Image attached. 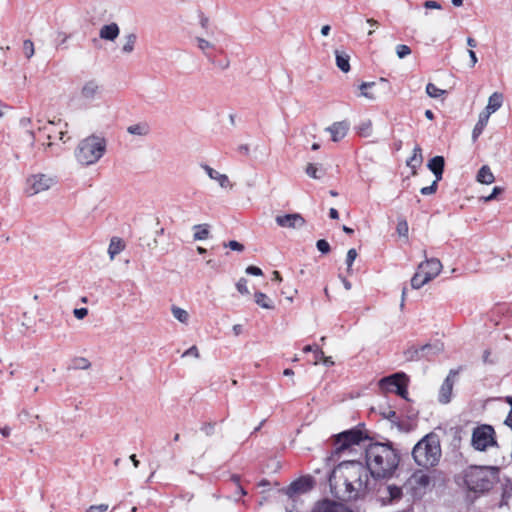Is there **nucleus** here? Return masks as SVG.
<instances>
[{
    "label": "nucleus",
    "instance_id": "412c9836",
    "mask_svg": "<svg viewBox=\"0 0 512 512\" xmlns=\"http://www.w3.org/2000/svg\"><path fill=\"white\" fill-rule=\"evenodd\" d=\"M428 167L437 177V180H440L444 169V158L442 156L433 157L429 160Z\"/></svg>",
    "mask_w": 512,
    "mask_h": 512
},
{
    "label": "nucleus",
    "instance_id": "72a5a7b5",
    "mask_svg": "<svg viewBox=\"0 0 512 512\" xmlns=\"http://www.w3.org/2000/svg\"><path fill=\"white\" fill-rule=\"evenodd\" d=\"M90 366H91V363L88 359H86L84 357H76L72 360V363L69 366V369L86 370V369L90 368Z\"/></svg>",
    "mask_w": 512,
    "mask_h": 512
},
{
    "label": "nucleus",
    "instance_id": "0eeeda50",
    "mask_svg": "<svg viewBox=\"0 0 512 512\" xmlns=\"http://www.w3.org/2000/svg\"><path fill=\"white\" fill-rule=\"evenodd\" d=\"M471 445L477 451H486L490 447H498L494 428L488 424H482L473 429Z\"/></svg>",
    "mask_w": 512,
    "mask_h": 512
},
{
    "label": "nucleus",
    "instance_id": "cd10ccee",
    "mask_svg": "<svg viewBox=\"0 0 512 512\" xmlns=\"http://www.w3.org/2000/svg\"><path fill=\"white\" fill-rule=\"evenodd\" d=\"M255 302L257 305H259L261 308L264 309H273L274 305L271 301V299L263 292H256L254 294Z\"/></svg>",
    "mask_w": 512,
    "mask_h": 512
},
{
    "label": "nucleus",
    "instance_id": "3c124183",
    "mask_svg": "<svg viewBox=\"0 0 512 512\" xmlns=\"http://www.w3.org/2000/svg\"><path fill=\"white\" fill-rule=\"evenodd\" d=\"M407 387H408V382L402 383V385L400 387H398V389L395 390V393L398 396H400L401 398L408 400V390H407Z\"/></svg>",
    "mask_w": 512,
    "mask_h": 512
},
{
    "label": "nucleus",
    "instance_id": "6e6552de",
    "mask_svg": "<svg viewBox=\"0 0 512 512\" xmlns=\"http://www.w3.org/2000/svg\"><path fill=\"white\" fill-rule=\"evenodd\" d=\"M26 184L34 192H44L53 189L56 185V179L46 174H35L27 178Z\"/></svg>",
    "mask_w": 512,
    "mask_h": 512
},
{
    "label": "nucleus",
    "instance_id": "e2e57ef3",
    "mask_svg": "<svg viewBox=\"0 0 512 512\" xmlns=\"http://www.w3.org/2000/svg\"><path fill=\"white\" fill-rule=\"evenodd\" d=\"M468 54L471 60V67H474L478 61L477 56L473 50H468Z\"/></svg>",
    "mask_w": 512,
    "mask_h": 512
},
{
    "label": "nucleus",
    "instance_id": "864d4df0",
    "mask_svg": "<svg viewBox=\"0 0 512 512\" xmlns=\"http://www.w3.org/2000/svg\"><path fill=\"white\" fill-rule=\"evenodd\" d=\"M246 273L253 276H261L263 274L259 267L253 265L246 268Z\"/></svg>",
    "mask_w": 512,
    "mask_h": 512
},
{
    "label": "nucleus",
    "instance_id": "a878e982",
    "mask_svg": "<svg viewBox=\"0 0 512 512\" xmlns=\"http://www.w3.org/2000/svg\"><path fill=\"white\" fill-rule=\"evenodd\" d=\"M422 161V149L419 145H416L413 149L412 156L407 159L406 164L411 169H415L422 164Z\"/></svg>",
    "mask_w": 512,
    "mask_h": 512
},
{
    "label": "nucleus",
    "instance_id": "6e6d98bb",
    "mask_svg": "<svg viewBox=\"0 0 512 512\" xmlns=\"http://www.w3.org/2000/svg\"><path fill=\"white\" fill-rule=\"evenodd\" d=\"M73 313L77 319H83L87 316L88 309L87 308H76V309H74Z\"/></svg>",
    "mask_w": 512,
    "mask_h": 512
},
{
    "label": "nucleus",
    "instance_id": "473e14b6",
    "mask_svg": "<svg viewBox=\"0 0 512 512\" xmlns=\"http://www.w3.org/2000/svg\"><path fill=\"white\" fill-rule=\"evenodd\" d=\"M172 315L181 323L187 324L189 321V314L186 310L173 305L171 307Z\"/></svg>",
    "mask_w": 512,
    "mask_h": 512
},
{
    "label": "nucleus",
    "instance_id": "09e8293b",
    "mask_svg": "<svg viewBox=\"0 0 512 512\" xmlns=\"http://www.w3.org/2000/svg\"><path fill=\"white\" fill-rule=\"evenodd\" d=\"M224 247H229L231 250L238 252H242L244 250V245L235 240L224 243Z\"/></svg>",
    "mask_w": 512,
    "mask_h": 512
},
{
    "label": "nucleus",
    "instance_id": "7c9ffc66",
    "mask_svg": "<svg viewBox=\"0 0 512 512\" xmlns=\"http://www.w3.org/2000/svg\"><path fill=\"white\" fill-rule=\"evenodd\" d=\"M196 42L198 48L205 54V56L211 58L210 50L214 49L215 45L201 37H196Z\"/></svg>",
    "mask_w": 512,
    "mask_h": 512
},
{
    "label": "nucleus",
    "instance_id": "f257e3e1",
    "mask_svg": "<svg viewBox=\"0 0 512 512\" xmlns=\"http://www.w3.org/2000/svg\"><path fill=\"white\" fill-rule=\"evenodd\" d=\"M370 473L365 465L357 460H344L329 475L331 493L344 501L364 497L369 490Z\"/></svg>",
    "mask_w": 512,
    "mask_h": 512
},
{
    "label": "nucleus",
    "instance_id": "b1692460",
    "mask_svg": "<svg viewBox=\"0 0 512 512\" xmlns=\"http://www.w3.org/2000/svg\"><path fill=\"white\" fill-rule=\"evenodd\" d=\"M422 355L430 359L432 356L439 354L443 350V344L436 342L434 344H425L421 346Z\"/></svg>",
    "mask_w": 512,
    "mask_h": 512
},
{
    "label": "nucleus",
    "instance_id": "774afa93",
    "mask_svg": "<svg viewBox=\"0 0 512 512\" xmlns=\"http://www.w3.org/2000/svg\"><path fill=\"white\" fill-rule=\"evenodd\" d=\"M467 45H468L469 47L474 48V47H476V46H477V42H476V40H475L474 38L468 37V38H467Z\"/></svg>",
    "mask_w": 512,
    "mask_h": 512
},
{
    "label": "nucleus",
    "instance_id": "680f3d73",
    "mask_svg": "<svg viewBox=\"0 0 512 512\" xmlns=\"http://www.w3.org/2000/svg\"><path fill=\"white\" fill-rule=\"evenodd\" d=\"M199 22L202 28L207 29L209 25V18L203 13L199 14Z\"/></svg>",
    "mask_w": 512,
    "mask_h": 512
},
{
    "label": "nucleus",
    "instance_id": "9b49d317",
    "mask_svg": "<svg viewBox=\"0 0 512 512\" xmlns=\"http://www.w3.org/2000/svg\"><path fill=\"white\" fill-rule=\"evenodd\" d=\"M457 369H451L449 371V374L443 381L440 390H439V396L438 400L442 404H448L451 401L452 398V390L455 382V378L458 375Z\"/></svg>",
    "mask_w": 512,
    "mask_h": 512
},
{
    "label": "nucleus",
    "instance_id": "de8ad7c7",
    "mask_svg": "<svg viewBox=\"0 0 512 512\" xmlns=\"http://www.w3.org/2000/svg\"><path fill=\"white\" fill-rule=\"evenodd\" d=\"M317 249L323 253L327 254L330 251V244L325 239H320L316 242Z\"/></svg>",
    "mask_w": 512,
    "mask_h": 512
},
{
    "label": "nucleus",
    "instance_id": "aec40b11",
    "mask_svg": "<svg viewBox=\"0 0 512 512\" xmlns=\"http://www.w3.org/2000/svg\"><path fill=\"white\" fill-rule=\"evenodd\" d=\"M127 132L136 136H147L151 132L150 125L147 122H139L127 127Z\"/></svg>",
    "mask_w": 512,
    "mask_h": 512
},
{
    "label": "nucleus",
    "instance_id": "4be33fe9",
    "mask_svg": "<svg viewBox=\"0 0 512 512\" xmlns=\"http://www.w3.org/2000/svg\"><path fill=\"white\" fill-rule=\"evenodd\" d=\"M489 117L490 115H488L487 113H485L484 111H482L480 114H479V118H478V121L476 123V125L474 126V129L472 131V140L475 142L478 137L482 134L484 128L486 127L487 123H488V120H489Z\"/></svg>",
    "mask_w": 512,
    "mask_h": 512
},
{
    "label": "nucleus",
    "instance_id": "338daca9",
    "mask_svg": "<svg viewBox=\"0 0 512 512\" xmlns=\"http://www.w3.org/2000/svg\"><path fill=\"white\" fill-rule=\"evenodd\" d=\"M331 28L329 25H324L322 28H321V34L323 36H328L329 35V32H330Z\"/></svg>",
    "mask_w": 512,
    "mask_h": 512
},
{
    "label": "nucleus",
    "instance_id": "5fc2aeb1",
    "mask_svg": "<svg viewBox=\"0 0 512 512\" xmlns=\"http://www.w3.org/2000/svg\"><path fill=\"white\" fill-rule=\"evenodd\" d=\"M187 356H194L195 358H198L199 357L198 348L195 345L191 346L182 355V357H187Z\"/></svg>",
    "mask_w": 512,
    "mask_h": 512
},
{
    "label": "nucleus",
    "instance_id": "2f4dec72",
    "mask_svg": "<svg viewBox=\"0 0 512 512\" xmlns=\"http://www.w3.org/2000/svg\"><path fill=\"white\" fill-rule=\"evenodd\" d=\"M404 355H405L406 360H408V361H418L423 358L421 346L420 347L412 346V347L408 348L407 350H405Z\"/></svg>",
    "mask_w": 512,
    "mask_h": 512
},
{
    "label": "nucleus",
    "instance_id": "c9c22d12",
    "mask_svg": "<svg viewBox=\"0 0 512 512\" xmlns=\"http://www.w3.org/2000/svg\"><path fill=\"white\" fill-rule=\"evenodd\" d=\"M306 173L311 178L320 179L324 175V170L322 167L310 163L306 167Z\"/></svg>",
    "mask_w": 512,
    "mask_h": 512
},
{
    "label": "nucleus",
    "instance_id": "603ef678",
    "mask_svg": "<svg viewBox=\"0 0 512 512\" xmlns=\"http://www.w3.org/2000/svg\"><path fill=\"white\" fill-rule=\"evenodd\" d=\"M108 508L107 504L92 505L87 512H106Z\"/></svg>",
    "mask_w": 512,
    "mask_h": 512
},
{
    "label": "nucleus",
    "instance_id": "9d476101",
    "mask_svg": "<svg viewBox=\"0 0 512 512\" xmlns=\"http://www.w3.org/2000/svg\"><path fill=\"white\" fill-rule=\"evenodd\" d=\"M315 481L311 476H302L293 481L287 488L286 494L293 497L296 494H304L313 489Z\"/></svg>",
    "mask_w": 512,
    "mask_h": 512
},
{
    "label": "nucleus",
    "instance_id": "4c0bfd02",
    "mask_svg": "<svg viewBox=\"0 0 512 512\" xmlns=\"http://www.w3.org/2000/svg\"><path fill=\"white\" fill-rule=\"evenodd\" d=\"M426 93L431 98H439L444 95L446 91L436 87L433 83H428L426 86Z\"/></svg>",
    "mask_w": 512,
    "mask_h": 512
},
{
    "label": "nucleus",
    "instance_id": "4d7b16f0",
    "mask_svg": "<svg viewBox=\"0 0 512 512\" xmlns=\"http://www.w3.org/2000/svg\"><path fill=\"white\" fill-rule=\"evenodd\" d=\"M439 180L437 178L432 182L429 186H424L420 188V192H435L437 189V183Z\"/></svg>",
    "mask_w": 512,
    "mask_h": 512
},
{
    "label": "nucleus",
    "instance_id": "052dcab7",
    "mask_svg": "<svg viewBox=\"0 0 512 512\" xmlns=\"http://www.w3.org/2000/svg\"><path fill=\"white\" fill-rule=\"evenodd\" d=\"M499 195L500 194H489L488 196H482L480 197L478 200L480 202H483V203H486V202H489V201H492V200H499Z\"/></svg>",
    "mask_w": 512,
    "mask_h": 512
},
{
    "label": "nucleus",
    "instance_id": "8fccbe9b",
    "mask_svg": "<svg viewBox=\"0 0 512 512\" xmlns=\"http://www.w3.org/2000/svg\"><path fill=\"white\" fill-rule=\"evenodd\" d=\"M215 430V422H206L202 425L201 431L205 433L207 436H211L214 434Z\"/></svg>",
    "mask_w": 512,
    "mask_h": 512
},
{
    "label": "nucleus",
    "instance_id": "c03bdc74",
    "mask_svg": "<svg viewBox=\"0 0 512 512\" xmlns=\"http://www.w3.org/2000/svg\"><path fill=\"white\" fill-rule=\"evenodd\" d=\"M396 53H397V56L400 58V59H403L405 58L406 56L410 55L411 54V49L409 46L407 45H404V44H400V45H397L396 46Z\"/></svg>",
    "mask_w": 512,
    "mask_h": 512
},
{
    "label": "nucleus",
    "instance_id": "ea45409f",
    "mask_svg": "<svg viewBox=\"0 0 512 512\" xmlns=\"http://www.w3.org/2000/svg\"><path fill=\"white\" fill-rule=\"evenodd\" d=\"M231 480L235 483L236 485V492H235V500H239L242 496L246 495V491L244 490V488L240 485V477L237 476V475H233L231 477Z\"/></svg>",
    "mask_w": 512,
    "mask_h": 512
},
{
    "label": "nucleus",
    "instance_id": "e433bc0d",
    "mask_svg": "<svg viewBox=\"0 0 512 512\" xmlns=\"http://www.w3.org/2000/svg\"><path fill=\"white\" fill-rule=\"evenodd\" d=\"M125 44L122 47V51L125 54H130L134 50V46L137 40V36L134 33L128 34L125 37Z\"/></svg>",
    "mask_w": 512,
    "mask_h": 512
},
{
    "label": "nucleus",
    "instance_id": "423d86ee",
    "mask_svg": "<svg viewBox=\"0 0 512 512\" xmlns=\"http://www.w3.org/2000/svg\"><path fill=\"white\" fill-rule=\"evenodd\" d=\"M369 439L367 432L364 430V424H360L352 429L343 431L333 437L332 455L340 457L343 454H350L355 446L362 441Z\"/></svg>",
    "mask_w": 512,
    "mask_h": 512
},
{
    "label": "nucleus",
    "instance_id": "5701e85b",
    "mask_svg": "<svg viewBox=\"0 0 512 512\" xmlns=\"http://www.w3.org/2000/svg\"><path fill=\"white\" fill-rule=\"evenodd\" d=\"M336 65L344 73L350 71V56L343 51H335Z\"/></svg>",
    "mask_w": 512,
    "mask_h": 512
},
{
    "label": "nucleus",
    "instance_id": "bb28decb",
    "mask_svg": "<svg viewBox=\"0 0 512 512\" xmlns=\"http://www.w3.org/2000/svg\"><path fill=\"white\" fill-rule=\"evenodd\" d=\"M476 179L480 183L491 184L494 181V175L491 169L487 165H484L479 169Z\"/></svg>",
    "mask_w": 512,
    "mask_h": 512
},
{
    "label": "nucleus",
    "instance_id": "393cba45",
    "mask_svg": "<svg viewBox=\"0 0 512 512\" xmlns=\"http://www.w3.org/2000/svg\"><path fill=\"white\" fill-rule=\"evenodd\" d=\"M125 248V245L121 238L113 237L110 240V244L108 247V254L110 256V259H114L116 255H118L120 252L123 251Z\"/></svg>",
    "mask_w": 512,
    "mask_h": 512
},
{
    "label": "nucleus",
    "instance_id": "7ed1b4c3",
    "mask_svg": "<svg viewBox=\"0 0 512 512\" xmlns=\"http://www.w3.org/2000/svg\"><path fill=\"white\" fill-rule=\"evenodd\" d=\"M497 478L498 468L492 466H469L461 474L463 485L476 495L488 492Z\"/></svg>",
    "mask_w": 512,
    "mask_h": 512
},
{
    "label": "nucleus",
    "instance_id": "f704fd0d",
    "mask_svg": "<svg viewBox=\"0 0 512 512\" xmlns=\"http://www.w3.org/2000/svg\"><path fill=\"white\" fill-rule=\"evenodd\" d=\"M413 478L415 480V483L421 488H426L431 483L430 476L421 471L414 473Z\"/></svg>",
    "mask_w": 512,
    "mask_h": 512
},
{
    "label": "nucleus",
    "instance_id": "69168bd1",
    "mask_svg": "<svg viewBox=\"0 0 512 512\" xmlns=\"http://www.w3.org/2000/svg\"><path fill=\"white\" fill-rule=\"evenodd\" d=\"M233 332L236 336L240 335L242 333V325L240 324H235L233 326Z\"/></svg>",
    "mask_w": 512,
    "mask_h": 512
},
{
    "label": "nucleus",
    "instance_id": "ddd939ff",
    "mask_svg": "<svg viewBox=\"0 0 512 512\" xmlns=\"http://www.w3.org/2000/svg\"><path fill=\"white\" fill-rule=\"evenodd\" d=\"M275 221L280 227L291 229L300 228L305 224V219L299 213L278 215Z\"/></svg>",
    "mask_w": 512,
    "mask_h": 512
},
{
    "label": "nucleus",
    "instance_id": "a19ab883",
    "mask_svg": "<svg viewBox=\"0 0 512 512\" xmlns=\"http://www.w3.org/2000/svg\"><path fill=\"white\" fill-rule=\"evenodd\" d=\"M388 494L390 501L398 500L402 497V489L395 485L388 486Z\"/></svg>",
    "mask_w": 512,
    "mask_h": 512
},
{
    "label": "nucleus",
    "instance_id": "49530a36",
    "mask_svg": "<svg viewBox=\"0 0 512 512\" xmlns=\"http://www.w3.org/2000/svg\"><path fill=\"white\" fill-rule=\"evenodd\" d=\"M356 257H357L356 249H354V248L349 249L347 252V257H346V264H347L348 271H350Z\"/></svg>",
    "mask_w": 512,
    "mask_h": 512
},
{
    "label": "nucleus",
    "instance_id": "58836bf2",
    "mask_svg": "<svg viewBox=\"0 0 512 512\" xmlns=\"http://www.w3.org/2000/svg\"><path fill=\"white\" fill-rule=\"evenodd\" d=\"M375 85V82H363L360 86H359V89L361 91V96L369 99V100H374L375 99V95L368 92V88H371Z\"/></svg>",
    "mask_w": 512,
    "mask_h": 512
},
{
    "label": "nucleus",
    "instance_id": "c85d7f7f",
    "mask_svg": "<svg viewBox=\"0 0 512 512\" xmlns=\"http://www.w3.org/2000/svg\"><path fill=\"white\" fill-rule=\"evenodd\" d=\"M428 282H429V278H426L422 274L421 269L418 267L417 272L411 278V286H412V288L413 289H420L421 287H423Z\"/></svg>",
    "mask_w": 512,
    "mask_h": 512
},
{
    "label": "nucleus",
    "instance_id": "f3484780",
    "mask_svg": "<svg viewBox=\"0 0 512 512\" xmlns=\"http://www.w3.org/2000/svg\"><path fill=\"white\" fill-rule=\"evenodd\" d=\"M326 130L331 134V139L334 142L342 140L349 130V123L347 121L335 122Z\"/></svg>",
    "mask_w": 512,
    "mask_h": 512
},
{
    "label": "nucleus",
    "instance_id": "2eb2a0df",
    "mask_svg": "<svg viewBox=\"0 0 512 512\" xmlns=\"http://www.w3.org/2000/svg\"><path fill=\"white\" fill-rule=\"evenodd\" d=\"M311 512H352L345 505L332 500H322L317 502Z\"/></svg>",
    "mask_w": 512,
    "mask_h": 512
},
{
    "label": "nucleus",
    "instance_id": "f03ea898",
    "mask_svg": "<svg viewBox=\"0 0 512 512\" xmlns=\"http://www.w3.org/2000/svg\"><path fill=\"white\" fill-rule=\"evenodd\" d=\"M365 467L374 479H390L400 463V453L392 442H370L365 446Z\"/></svg>",
    "mask_w": 512,
    "mask_h": 512
},
{
    "label": "nucleus",
    "instance_id": "0e129e2a",
    "mask_svg": "<svg viewBox=\"0 0 512 512\" xmlns=\"http://www.w3.org/2000/svg\"><path fill=\"white\" fill-rule=\"evenodd\" d=\"M329 217L331 219H338L339 218L338 211L335 208H330V210H329Z\"/></svg>",
    "mask_w": 512,
    "mask_h": 512
},
{
    "label": "nucleus",
    "instance_id": "dca6fc26",
    "mask_svg": "<svg viewBox=\"0 0 512 512\" xmlns=\"http://www.w3.org/2000/svg\"><path fill=\"white\" fill-rule=\"evenodd\" d=\"M201 168L205 171L208 177L219 184L221 189H232L233 185L231 184L228 176L226 174H222L219 171L213 169L207 164H201Z\"/></svg>",
    "mask_w": 512,
    "mask_h": 512
},
{
    "label": "nucleus",
    "instance_id": "37998d69",
    "mask_svg": "<svg viewBox=\"0 0 512 512\" xmlns=\"http://www.w3.org/2000/svg\"><path fill=\"white\" fill-rule=\"evenodd\" d=\"M23 52L28 59L34 55V44L31 40L27 39L23 42Z\"/></svg>",
    "mask_w": 512,
    "mask_h": 512
},
{
    "label": "nucleus",
    "instance_id": "a211bd4d",
    "mask_svg": "<svg viewBox=\"0 0 512 512\" xmlns=\"http://www.w3.org/2000/svg\"><path fill=\"white\" fill-rule=\"evenodd\" d=\"M120 30L116 23L104 25L99 31V37L104 40L114 41L119 36Z\"/></svg>",
    "mask_w": 512,
    "mask_h": 512
},
{
    "label": "nucleus",
    "instance_id": "79ce46f5",
    "mask_svg": "<svg viewBox=\"0 0 512 512\" xmlns=\"http://www.w3.org/2000/svg\"><path fill=\"white\" fill-rule=\"evenodd\" d=\"M397 233L399 236L407 237L408 236V224L405 219H399L397 223Z\"/></svg>",
    "mask_w": 512,
    "mask_h": 512
},
{
    "label": "nucleus",
    "instance_id": "1a4fd4ad",
    "mask_svg": "<svg viewBox=\"0 0 512 512\" xmlns=\"http://www.w3.org/2000/svg\"><path fill=\"white\" fill-rule=\"evenodd\" d=\"M103 86L97 79H90L83 83L80 89L81 99L92 102L101 97Z\"/></svg>",
    "mask_w": 512,
    "mask_h": 512
},
{
    "label": "nucleus",
    "instance_id": "20e7f679",
    "mask_svg": "<svg viewBox=\"0 0 512 512\" xmlns=\"http://www.w3.org/2000/svg\"><path fill=\"white\" fill-rule=\"evenodd\" d=\"M441 455L440 441L434 433L425 435L412 449V457L415 463L424 469L437 466Z\"/></svg>",
    "mask_w": 512,
    "mask_h": 512
},
{
    "label": "nucleus",
    "instance_id": "a18cd8bd",
    "mask_svg": "<svg viewBox=\"0 0 512 512\" xmlns=\"http://www.w3.org/2000/svg\"><path fill=\"white\" fill-rule=\"evenodd\" d=\"M236 289L239 293L243 295H249L250 291L247 287V280L245 278H240L238 282L236 283Z\"/></svg>",
    "mask_w": 512,
    "mask_h": 512
},
{
    "label": "nucleus",
    "instance_id": "6ab92c4d",
    "mask_svg": "<svg viewBox=\"0 0 512 512\" xmlns=\"http://www.w3.org/2000/svg\"><path fill=\"white\" fill-rule=\"evenodd\" d=\"M503 103V95L499 92H494L488 99V104L483 110L488 115L496 112Z\"/></svg>",
    "mask_w": 512,
    "mask_h": 512
},
{
    "label": "nucleus",
    "instance_id": "39448f33",
    "mask_svg": "<svg viewBox=\"0 0 512 512\" xmlns=\"http://www.w3.org/2000/svg\"><path fill=\"white\" fill-rule=\"evenodd\" d=\"M106 140L99 136H89L78 144L75 151L77 161L82 165H92L98 162L106 152Z\"/></svg>",
    "mask_w": 512,
    "mask_h": 512
},
{
    "label": "nucleus",
    "instance_id": "c756f323",
    "mask_svg": "<svg viewBox=\"0 0 512 512\" xmlns=\"http://www.w3.org/2000/svg\"><path fill=\"white\" fill-rule=\"evenodd\" d=\"M195 233L193 235L194 240H205L209 236V225L208 224H197L193 226Z\"/></svg>",
    "mask_w": 512,
    "mask_h": 512
},
{
    "label": "nucleus",
    "instance_id": "13d9d810",
    "mask_svg": "<svg viewBox=\"0 0 512 512\" xmlns=\"http://www.w3.org/2000/svg\"><path fill=\"white\" fill-rule=\"evenodd\" d=\"M423 6L426 9H441L442 8L438 2L432 1V0L425 1Z\"/></svg>",
    "mask_w": 512,
    "mask_h": 512
},
{
    "label": "nucleus",
    "instance_id": "4468645a",
    "mask_svg": "<svg viewBox=\"0 0 512 512\" xmlns=\"http://www.w3.org/2000/svg\"><path fill=\"white\" fill-rule=\"evenodd\" d=\"M422 274L429 278V281L439 275L442 269V264L437 258L426 259L419 264Z\"/></svg>",
    "mask_w": 512,
    "mask_h": 512
},
{
    "label": "nucleus",
    "instance_id": "bf43d9fd",
    "mask_svg": "<svg viewBox=\"0 0 512 512\" xmlns=\"http://www.w3.org/2000/svg\"><path fill=\"white\" fill-rule=\"evenodd\" d=\"M324 352L321 348H319L318 346H315V350H314V358H315V363H317L318 361H322L323 358H324Z\"/></svg>",
    "mask_w": 512,
    "mask_h": 512
},
{
    "label": "nucleus",
    "instance_id": "f8f14e48",
    "mask_svg": "<svg viewBox=\"0 0 512 512\" xmlns=\"http://www.w3.org/2000/svg\"><path fill=\"white\" fill-rule=\"evenodd\" d=\"M408 376L403 372H397L390 376L384 377L379 381V386L381 389L395 392L398 387L402 385V383L408 382Z\"/></svg>",
    "mask_w": 512,
    "mask_h": 512
}]
</instances>
